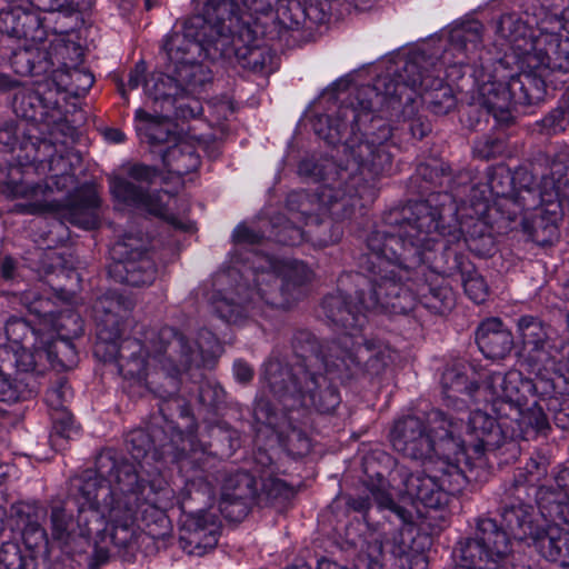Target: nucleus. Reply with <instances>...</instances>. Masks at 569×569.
Wrapping results in <instances>:
<instances>
[{
  "mask_svg": "<svg viewBox=\"0 0 569 569\" xmlns=\"http://www.w3.org/2000/svg\"><path fill=\"white\" fill-rule=\"evenodd\" d=\"M499 32L509 42L522 71L513 73L502 60L477 67L472 74V100L497 123L508 124L516 104H531L543 98V78L548 73L569 72V9L561 17L545 16L536 30L505 16Z\"/></svg>",
  "mask_w": 569,
  "mask_h": 569,
  "instance_id": "3",
  "label": "nucleus"
},
{
  "mask_svg": "<svg viewBox=\"0 0 569 569\" xmlns=\"http://www.w3.org/2000/svg\"><path fill=\"white\" fill-rule=\"evenodd\" d=\"M161 340L172 338L166 346H162L156 355L149 356L142 345L137 340H128L119 347V370L123 378L134 379L139 383L149 387L150 359L157 361L172 383V390L168 396L178 389L176 378L183 370L192 366H208L221 352V346L214 335L208 330L201 331L197 341V350H193L184 338L171 328L162 329Z\"/></svg>",
  "mask_w": 569,
  "mask_h": 569,
  "instance_id": "8",
  "label": "nucleus"
},
{
  "mask_svg": "<svg viewBox=\"0 0 569 569\" xmlns=\"http://www.w3.org/2000/svg\"><path fill=\"white\" fill-rule=\"evenodd\" d=\"M104 138L112 143H121L124 141L126 136L119 129H107L104 131Z\"/></svg>",
  "mask_w": 569,
  "mask_h": 569,
  "instance_id": "53",
  "label": "nucleus"
},
{
  "mask_svg": "<svg viewBox=\"0 0 569 569\" xmlns=\"http://www.w3.org/2000/svg\"><path fill=\"white\" fill-rule=\"evenodd\" d=\"M477 345L486 358L501 359L511 349V335L502 328L499 319L483 321L476 333Z\"/></svg>",
  "mask_w": 569,
  "mask_h": 569,
  "instance_id": "25",
  "label": "nucleus"
},
{
  "mask_svg": "<svg viewBox=\"0 0 569 569\" xmlns=\"http://www.w3.org/2000/svg\"><path fill=\"white\" fill-rule=\"evenodd\" d=\"M232 238L236 244H253L260 241L261 236L246 224H239Z\"/></svg>",
  "mask_w": 569,
  "mask_h": 569,
  "instance_id": "43",
  "label": "nucleus"
},
{
  "mask_svg": "<svg viewBox=\"0 0 569 569\" xmlns=\"http://www.w3.org/2000/svg\"><path fill=\"white\" fill-rule=\"evenodd\" d=\"M313 277V271L302 261L253 252L241 268L233 267L216 276L211 306L230 323L270 317L299 299L302 288Z\"/></svg>",
  "mask_w": 569,
  "mask_h": 569,
  "instance_id": "5",
  "label": "nucleus"
},
{
  "mask_svg": "<svg viewBox=\"0 0 569 569\" xmlns=\"http://www.w3.org/2000/svg\"><path fill=\"white\" fill-rule=\"evenodd\" d=\"M18 392L9 376L4 375L0 369V401H16Z\"/></svg>",
  "mask_w": 569,
  "mask_h": 569,
  "instance_id": "44",
  "label": "nucleus"
},
{
  "mask_svg": "<svg viewBox=\"0 0 569 569\" xmlns=\"http://www.w3.org/2000/svg\"><path fill=\"white\" fill-rule=\"evenodd\" d=\"M144 3H146V8L148 10H150L151 8H153L154 6H157V0H144Z\"/></svg>",
  "mask_w": 569,
  "mask_h": 569,
  "instance_id": "62",
  "label": "nucleus"
},
{
  "mask_svg": "<svg viewBox=\"0 0 569 569\" xmlns=\"http://www.w3.org/2000/svg\"><path fill=\"white\" fill-rule=\"evenodd\" d=\"M64 2L66 0H28L26 6L29 10L38 13L41 18H46L42 22V27L44 28L47 36L42 42L38 43L24 40V53L37 50L39 52H43V59H52V57H63L64 51H68L70 48L77 52L80 50L73 42H66L64 37L67 34V29L57 27L52 28L51 36H53V39H48V22L50 19L47 16H42V13H49L50 17H53L54 12L60 11L63 8Z\"/></svg>",
  "mask_w": 569,
  "mask_h": 569,
  "instance_id": "21",
  "label": "nucleus"
},
{
  "mask_svg": "<svg viewBox=\"0 0 569 569\" xmlns=\"http://www.w3.org/2000/svg\"><path fill=\"white\" fill-rule=\"evenodd\" d=\"M460 427L456 421L447 419L448 436L441 439V446L445 451H448L447 458L458 477H460L461 462L469 463L468 450L471 449L475 456L480 457L486 451L497 449L503 442V433L496 418L482 410L470 413L463 438L458 433Z\"/></svg>",
  "mask_w": 569,
  "mask_h": 569,
  "instance_id": "12",
  "label": "nucleus"
},
{
  "mask_svg": "<svg viewBox=\"0 0 569 569\" xmlns=\"http://www.w3.org/2000/svg\"><path fill=\"white\" fill-rule=\"evenodd\" d=\"M219 533L220 521L217 513L211 510H199L186 517L181 540L192 547L189 552L202 555L217 546Z\"/></svg>",
  "mask_w": 569,
  "mask_h": 569,
  "instance_id": "23",
  "label": "nucleus"
},
{
  "mask_svg": "<svg viewBox=\"0 0 569 569\" xmlns=\"http://www.w3.org/2000/svg\"><path fill=\"white\" fill-rule=\"evenodd\" d=\"M129 443L132 447L131 453L136 460H140L148 457L149 450L152 445L149 439V436L142 430L131 432L129 436Z\"/></svg>",
  "mask_w": 569,
  "mask_h": 569,
  "instance_id": "38",
  "label": "nucleus"
},
{
  "mask_svg": "<svg viewBox=\"0 0 569 569\" xmlns=\"http://www.w3.org/2000/svg\"><path fill=\"white\" fill-rule=\"evenodd\" d=\"M47 188L50 192H52L54 189L57 191L69 192L70 190L76 188L74 173L69 170H66L61 174H52L47 182Z\"/></svg>",
  "mask_w": 569,
  "mask_h": 569,
  "instance_id": "39",
  "label": "nucleus"
},
{
  "mask_svg": "<svg viewBox=\"0 0 569 569\" xmlns=\"http://www.w3.org/2000/svg\"><path fill=\"white\" fill-rule=\"evenodd\" d=\"M73 522L61 507H54L51 511V533L54 540L67 543L73 533Z\"/></svg>",
  "mask_w": 569,
  "mask_h": 569,
  "instance_id": "29",
  "label": "nucleus"
},
{
  "mask_svg": "<svg viewBox=\"0 0 569 569\" xmlns=\"http://www.w3.org/2000/svg\"><path fill=\"white\" fill-rule=\"evenodd\" d=\"M311 167V162L310 161H302L300 164H299V172L301 174H306V176H318L320 173V171H318L317 167H315L313 169L310 168Z\"/></svg>",
  "mask_w": 569,
  "mask_h": 569,
  "instance_id": "55",
  "label": "nucleus"
},
{
  "mask_svg": "<svg viewBox=\"0 0 569 569\" xmlns=\"http://www.w3.org/2000/svg\"><path fill=\"white\" fill-rule=\"evenodd\" d=\"M51 323L52 332L57 333L56 340H44L38 338L37 332L30 326L19 318H11L6 325V335L10 342L9 346H21L29 338H34V348L44 350L50 360L60 359L63 353H74L71 339L78 337L82 332V323L78 315L73 312H60L57 316L49 315L43 319V326Z\"/></svg>",
  "mask_w": 569,
  "mask_h": 569,
  "instance_id": "16",
  "label": "nucleus"
},
{
  "mask_svg": "<svg viewBox=\"0 0 569 569\" xmlns=\"http://www.w3.org/2000/svg\"><path fill=\"white\" fill-rule=\"evenodd\" d=\"M560 480L565 481L562 482L563 485L569 483V468H563V473L561 475Z\"/></svg>",
  "mask_w": 569,
  "mask_h": 569,
  "instance_id": "60",
  "label": "nucleus"
},
{
  "mask_svg": "<svg viewBox=\"0 0 569 569\" xmlns=\"http://www.w3.org/2000/svg\"><path fill=\"white\" fill-rule=\"evenodd\" d=\"M442 459L446 468L442 470L443 475L440 478V482L436 477L420 472L410 475L407 478L405 482L406 493L413 502H419L429 509H439L448 503L449 492L445 487L447 477H453L457 482L463 477L461 470L460 477L457 476L456 470L450 465V460L446 456H442Z\"/></svg>",
  "mask_w": 569,
  "mask_h": 569,
  "instance_id": "20",
  "label": "nucleus"
},
{
  "mask_svg": "<svg viewBox=\"0 0 569 569\" xmlns=\"http://www.w3.org/2000/svg\"><path fill=\"white\" fill-rule=\"evenodd\" d=\"M119 90H120V92H121L122 97H123V98H126V96H127V90H126V88H124V84H120Z\"/></svg>",
  "mask_w": 569,
  "mask_h": 569,
  "instance_id": "64",
  "label": "nucleus"
},
{
  "mask_svg": "<svg viewBox=\"0 0 569 569\" xmlns=\"http://www.w3.org/2000/svg\"><path fill=\"white\" fill-rule=\"evenodd\" d=\"M22 539L27 548L36 550L48 542L46 531L36 521L29 520L22 528Z\"/></svg>",
  "mask_w": 569,
  "mask_h": 569,
  "instance_id": "34",
  "label": "nucleus"
},
{
  "mask_svg": "<svg viewBox=\"0 0 569 569\" xmlns=\"http://www.w3.org/2000/svg\"><path fill=\"white\" fill-rule=\"evenodd\" d=\"M199 397H200V400H201L203 403L210 402V400L208 399V396H207V393H206L204 389H201V390H200V395H199Z\"/></svg>",
  "mask_w": 569,
  "mask_h": 569,
  "instance_id": "61",
  "label": "nucleus"
},
{
  "mask_svg": "<svg viewBox=\"0 0 569 569\" xmlns=\"http://www.w3.org/2000/svg\"><path fill=\"white\" fill-rule=\"evenodd\" d=\"M318 569H342V568L336 562L323 559V560L319 561Z\"/></svg>",
  "mask_w": 569,
  "mask_h": 569,
  "instance_id": "57",
  "label": "nucleus"
},
{
  "mask_svg": "<svg viewBox=\"0 0 569 569\" xmlns=\"http://www.w3.org/2000/svg\"><path fill=\"white\" fill-rule=\"evenodd\" d=\"M99 196L92 186L76 189L69 202L68 220L82 229H93L98 226Z\"/></svg>",
  "mask_w": 569,
  "mask_h": 569,
  "instance_id": "24",
  "label": "nucleus"
},
{
  "mask_svg": "<svg viewBox=\"0 0 569 569\" xmlns=\"http://www.w3.org/2000/svg\"><path fill=\"white\" fill-rule=\"evenodd\" d=\"M348 505L356 511L362 512L369 509L370 499L368 496H361L358 498H350Z\"/></svg>",
  "mask_w": 569,
  "mask_h": 569,
  "instance_id": "48",
  "label": "nucleus"
},
{
  "mask_svg": "<svg viewBox=\"0 0 569 569\" xmlns=\"http://www.w3.org/2000/svg\"><path fill=\"white\" fill-rule=\"evenodd\" d=\"M217 6H220V9L211 10V19H217V16H226L232 11H238V9H242L240 0H213ZM211 0H207L203 6L202 13L200 14L203 18L209 19V13L207 12V7L209 6Z\"/></svg>",
  "mask_w": 569,
  "mask_h": 569,
  "instance_id": "41",
  "label": "nucleus"
},
{
  "mask_svg": "<svg viewBox=\"0 0 569 569\" xmlns=\"http://www.w3.org/2000/svg\"><path fill=\"white\" fill-rule=\"evenodd\" d=\"M479 393L486 402L491 403L498 416H510L519 406H526L536 395L541 400L555 395V382L546 372L537 371L535 380L525 378L520 371L490 375L480 387Z\"/></svg>",
  "mask_w": 569,
  "mask_h": 569,
  "instance_id": "11",
  "label": "nucleus"
},
{
  "mask_svg": "<svg viewBox=\"0 0 569 569\" xmlns=\"http://www.w3.org/2000/svg\"><path fill=\"white\" fill-rule=\"evenodd\" d=\"M439 219L436 209L419 202L413 206L411 217L396 226L392 232H373L368 238L369 280L355 274L357 284L369 282L370 287L368 298L363 290L357 292L356 299L361 308L348 301L341 292L327 296L322 302L327 317L346 332L320 353L313 352L315 341L310 342L312 352L302 356L303 363L298 365L295 372L276 360L264 365L262 378L286 411L305 407L330 412L340 401L332 386L335 379L350 378L361 362L378 370L392 359L388 346L380 341H367L359 333L367 321L365 311L400 315L412 310L417 302L442 311L440 302L448 299V290L425 284L413 293L401 283L409 269L431 261L429 253L440 240L445 241L446 248L462 240L470 251L479 256L491 251L493 239L490 227L482 218L465 220L459 230L452 231L439 228Z\"/></svg>",
  "mask_w": 569,
  "mask_h": 569,
  "instance_id": "1",
  "label": "nucleus"
},
{
  "mask_svg": "<svg viewBox=\"0 0 569 569\" xmlns=\"http://www.w3.org/2000/svg\"><path fill=\"white\" fill-rule=\"evenodd\" d=\"M79 433L72 417L68 412H61L59 418H54L53 433L50 439L53 446H57L58 438L71 439Z\"/></svg>",
  "mask_w": 569,
  "mask_h": 569,
  "instance_id": "33",
  "label": "nucleus"
},
{
  "mask_svg": "<svg viewBox=\"0 0 569 569\" xmlns=\"http://www.w3.org/2000/svg\"><path fill=\"white\" fill-rule=\"evenodd\" d=\"M233 375L239 382H248L251 380L253 371L246 362L238 360L233 365Z\"/></svg>",
  "mask_w": 569,
  "mask_h": 569,
  "instance_id": "47",
  "label": "nucleus"
},
{
  "mask_svg": "<svg viewBox=\"0 0 569 569\" xmlns=\"http://www.w3.org/2000/svg\"><path fill=\"white\" fill-rule=\"evenodd\" d=\"M167 150L162 152L163 164L168 170L174 173V158H181V153L187 150V146H201V141L190 136H178Z\"/></svg>",
  "mask_w": 569,
  "mask_h": 569,
  "instance_id": "30",
  "label": "nucleus"
},
{
  "mask_svg": "<svg viewBox=\"0 0 569 569\" xmlns=\"http://www.w3.org/2000/svg\"><path fill=\"white\" fill-rule=\"evenodd\" d=\"M129 178L139 183H149L157 176V171L148 166L133 164L128 169Z\"/></svg>",
  "mask_w": 569,
  "mask_h": 569,
  "instance_id": "42",
  "label": "nucleus"
},
{
  "mask_svg": "<svg viewBox=\"0 0 569 569\" xmlns=\"http://www.w3.org/2000/svg\"><path fill=\"white\" fill-rule=\"evenodd\" d=\"M189 496L214 497L219 490L218 508L230 521H240L248 513V499L254 493L252 477L247 472L218 470L207 477L197 476L186 482Z\"/></svg>",
  "mask_w": 569,
  "mask_h": 569,
  "instance_id": "13",
  "label": "nucleus"
},
{
  "mask_svg": "<svg viewBox=\"0 0 569 569\" xmlns=\"http://www.w3.org/2000/svg\"><path fill=\"white\" fill-rule=\"evenodd\" d=\"M476 151H477L479 154H481L482 157H487V158L491 157V154H492V152H491V151H485V150L479 149V148H477V149H476Z\"/></svg>",
  "mask_w": 569,
  "mask_h": 569,
  "instance_id": "63",
  "label": "nucleus"
},
{
  "mask_svg": "<svg viewBox=\"0 0 569 569\" xmlns=\"http://www.w3.org/2000/svg\"><path fill=\"white\" fill-rule=\"evenodd\" d=\"M372 496L381 507L389 508L395 511L405 523L409 521V512L396 506V503L388 496L382 492L375 491H372Z\"/></svg>",
  "mask_w": 569,
  "mask_h": 569,
  "instance_id": "45",
  "label": "nucleus"
},
{
  "mask_svg": "<svg viewBox=\"0 0 569 569\" xmlns=\"http://www.w3.org/2000/svg\"><path fill=\"white\" fill-rule=\"evenodd\" d=\"M490 188H491V191H492L493 193H496L497 196H499V194H505V191H503V190H499V189L497 188V186H496V178H495V177H492V178L490 179Z\"/></svg>",
  "mask_w": 569,
  "mask_h": 569,
  "instance_id": "59",
  "label": "nucleus"
},
{
  "mask_svg": "<svg viewBox=\"0 0 569 569\" xmlns=\"http://www.w3.org/2000/svg\"><path fill=\"white\" fill-rule=\"evenodd\" d=\"M466 295L476 303L483 302L488 297V286L478 272H469L463 276Z\"/></svg>",
  "mask_w": 569,
  "mask_h": 569,
  "instance_id": "31",
  "label": "nucleus"
},
{
  "mask_svg": "<svg viewBox=\"0 0 569 569\" xmlns=\"http://www.w3.org/2000/svg\"><path fill=\"white\" fill-rule=\"evenodd\" d=\"M427 419L430 425L428 432L418 417L408 416L396 421L390 433L395 450L412 459H432L438 455L447 457L448 451L441 446V439L448 436L447 418L440 410H432Z\"/></svg>",
  "mask_w": 569,
  "mask_h": 569,
  "instance_id": "14",
  "label": "nucleus"
},
{
  "mask_svg": "<svg viewBox=\"0 0 569 569\" xmlns=\"http://www.w3.org/2000/svg\"><path fill=\"white\" fill-rule=\"evenodd\" d=\"M568 99L562 100L561 104L552 110L542 120L543 128L549 133H557L563 131L569 126V109H567Z\"/></svg>",
  "mask_w": 569,
  "mask_h": 569,
  "instance_id": "32",
  "label": "nucleus"
},
{
  "mask_svg": "<svg viewBox=\"0 0 569 569\" xmlns=\"http://www.w3.org/2000/svg\"><path fill=\"white\" fill-rule=\"evenodd\" d=\"M441 386L448 406L456 405L455 401L458 399V395L472 398L475 392L480 390V387L468 381L467 366L463 362H458L443 371Z\"/></svg>",
  "mask_w": 569,
  "mask_h": 569,
  "instance_id": "26",
  "label": "nucleus"
},
{
  "mask_svg": "<svg viewBox=\"0 0 569 569\" xmlns=\"http://www.w3.org/2000/svg\"><path fill=\"white\" fill-rule=\"evenodd\" d=\"M140 242L138 238L128 237L117 241L110 249L114 260L110 274L133 287L151 284L157 273L153 260L141 251Z\"/></svg>",
  "mask_w": 569,
  "mask_h": 569,
  "instance_id": "18",
  "label": "nucleus"
},
{
  "mask_svg": "<svg viewBox=\"0 0 569 569\" xmlns=\"http://www.w3.org/2000/svg\"><path fill=\"white\" fill-rule=\"evenodd\" d=\"M367 552L372 561H378L385 552H390L395 556L403 553L405 541L402 533L392 531L386 533L382 539L375 538L372 541L368 542Z\"/></svg>",
  "mask_w": 569,
  "mask_h": 569,
  "instance_id": "28",
  "label": "nucleus"
},
{
  "mask_svg": "<svg viewBox=\"0 0 569 569\" xmlns=\"http://www.w3.org/2000/svg\"><path fill=\"white\" fill-rule=\"evenodd\" d=\"M18 82L4 73H0V90L14 88Z\"/></svg>",
  "mask_w": 569,
  "mask_h": 569,
  "instance_id": "56",
  "label": "nucleus"
},
{
  "mask_svg": "<svg viewBox=\"0 0 569 569\" xmlns=\"http://www.w3.org/2000/svg\"><path fill=\"white\" fill-rule=\"evenodd\" d=\"M33 100L36 97L16 96L13 100V108L18 117L26 120H36L37 111L34 110Z\"/></svg>",
  "mask_w": 569,
  "mask_h": 569,
  "instance_id": "40",
  "label": "nucleus"
},
{
  "mask_svg": "<svg viewBox=\"0 0 569 569\" xmlns=\"http://www.w3.org/2000/svg\"><path fill=\"white\" fill-rule=\"evenodd\" d=\"M511 552L510 538L495 520L480 519L472 538L460 542L455 551V569H503L502 563Z\"/></svg>",
  "mask_w": 569,
  "mask_h": 569,
  "instance_id": "15",
  "label": "nucleus"
},
{
  "mask_svg": "<svg viewBox=\"0 0 569 569\" xmlns=\"http://www.w3.org/2000/svg\"><path fill=\"white\" fill-rule=\"evenodd\" d=\"M8 349L11 350L13 356L14 366L21 371H29L34 369L36 359L34 355L30 352V350L21 345V346H6L3 348L4 351Z\"/></svg>",
  "mask_w": 569,
  "mask_h": 569,
  "instance_id": "36",
  "label": "nucleus"
},
{
  "mask_svg": "<svg viewBox=\"0 0 569 569\" xmlns=\"http://www.w3.org/2000/svg\"><path fill=\"white\" fill-rule=\"evenodd\" d=\"M109 187L111 194L119 203L143 209L170 221L179 228H186V224L178 223L172 211L177 199L167 191L146 193L141 186H136L133 182L119 176L109 178Z\"/></svg>",
  "mask_w": 569,
  "mask_h": 569,
  "instance_id": "19",
  "label": "nucleus"
},
{
  "mask_svg": "<svg viewBox=\"0 0 569 569\" xmlns=\"http://www.w3.org/2000/svg\"><path fill=\"white\" fill-rule=\"evenodd\" d=\"M146 64L138 62L129 73L128 88L130 90L137 89L144 80Z\"/></svg>",
  "mask_w": 569,
  "mask_h": 569,
  "instance_id": "46",
  "label": "nucleus"
},
{
  "mask_svg": "<svg viewBox=\"0 0 569 569\" xmlns=\"http://www.w3.org/2000/svg\"><path fill=\"white\" fill-rule=\"evenodd\" d=\"M527 471L530 473L531 478L528 480L529 482H533L536 479L533 478V470H537L538 477L546 473V467L541 466L537 460L531 459L526 467Z\"/></svg>",
  "mask_w": 569,
  "mask_h": 569,
  "instance_id": "52",
  "label": "nucleus"
},
{
  "mask_svg": "<svg viewBox=\"0 0 569 569\" xmlns=\"http://www.w3.org/2000/svg\"><path fill=\"white\" fill-rule=\"evenodd\" d=\"M12 7L0 12V31L10 37L31 42H42L47 36L41 18L26 6L28 0H6Z\"/></svg>",
  "mask_w": 569,
  "mask_h": 569,
  "instance_id": "22",
  "label": "nucleus"
},
{
  "mask_svg": "<svg viewBox=\"0 0 569 569\" xmlns=\"http://www.w3.org/2000/svg\"><path fill=\"white\" fill-rule=\"evenodd\" d=\"M562 473L563 469L556 476L557 490L547 487L537 490L540 519H533L532 506H511L502 513V530L508 538L520 541L531 539L543 558L569 567V532L560 527L561 522L569 525V482L561 483Z\"/></svg>",
  "mask_w": 569,
  "mask_h": 569,
  "instance_id": "7",
  "label": "nucleus"
},
{
  "mask_svg": "<svg viewBox=\"0 0 569 569\" xmlns=\"http://www.w3.org/2000/svg\"><path fill=\"white\" fill-rule=\"evenodd\" d=\"M213 0L209 2L207 12L220 9ZM256 14L242 9L226 16L203 18L192 16L187 19L181 30L167 36L163 50L173 66L172 71L178 80L186 84L187 90L196 91L211 79L210 70L203 60L219 58L232 59L254 71L271 72L274 70V56L268 48L258 43L257 31L252 28Z\"/></svg>",
  "mask_w": 569,
  "mask_h": 569,
  "instance_id": "4",
  "label": "nucleus"
},
{
  "mask_svg": "<svg viewBox=\"0 0 569 569\" xmlns=\"http://www.w3.org/2000/svg\"><path fill=\"white\" fill-rule=\"evenodd\" d=\"M117 483L99 475L88 476L79 488L78 505L79 535L90 537L111 527L116 545L128 543L138 511L148 507L163 512L176 501V493L166 481L158 478L149 483L138 480L134 472L118 471Z\"/></svg>",
  "mask_w": 569,
  "mask_h": 569,
  "instance_id": "6",
  "label": "nucleus"
},
{
  "mask_svg": "<svg viewBox=\"0 0 569 569\" xmlns=\"http://www.w3.org/2000/svg\"><path fill=\"white\" fill-rule=\"evenodd\" d=\"M515 219L522 216V226L536 241H548L557 233V220L562 201H569V150L559 152L550 174L537 187L523 186L509 199Z\"/></svg>",
  "mask_w": 569,
  "mask_h": 569,
  "instance_id": "9",
  "label": "nucleus"
},
{
  "mask_svg": "<svg viewBox=\"0 0 569 569\" xmlns=\"http://www.w3.org/2000/svg\"><path fill=\"white\" fill-rule=\"evenodd\" d=\"M480 29L481 26L476 23L468 29L453 30L449 49L445 51L442 61L432 66V70L422 66V56L415 54L403 61V74L397 79L387 81V78L379 77L373 87L358 89L356 102L339 108L335 124L330 114H317L313 118L316 134L329 144H338L346 132H350L342 144L347 162L339 170L330 169L326 173V183L315 197L310 198L305 192L289 194L291 218L282 224L273 226L278 242L295 246L305 239V232L291 220L303 219L308 224L327 213L339 217L340 209L345 217L348 207L356 206V198L373 196L371 182L391 163L388 150L390 128L373 116V108L385 101L400 100L403 91L410 88L433 113H448L456 106V98L451 87L441 77L442 67L447 66L443 73L448 80H458L463 73L462 69L471 61L469 53L479 47Z\"/></svg>",
  "mask_w": 569,
  "mask_h": 569,
  "instance_id": "2",
  "label": "nucleus"
},
{
  "mask_svg": "<svg viewBox=\"0 0 569 569\" xmlns=\"http://www.w3.org/2000/svg\"><path fill=\"white\" fill-rule=\"evenodd\" d=\"M14 269H16V263H14L13 259L6 257L1 261V276L4 279H11L13 277Z\"/></svg>",
  "mask_w": 569,
  "mask_h": 569,
  "instance_id": "51",
  "label": "nucleus"
},
{
  "mask_svg": "<svg viewBox=\"0 0 569 569\" xmlns=\"http://www.w3.org/2000/svg\"><path fill=\"white\" fill-rule=\"evenodd\" d=\"M517 332L532 370L547 375L556 372L559 347L555 341V331L538 318L523 316L517 322Z\"/></svg>",
  "mask_w": 569,
  "mask_h": 569,
  "instance_id": "17",
  "label": "nucleus"
},
{
  "mask_svg": "<svg viewBox=\"0 0 569 569\" xmlns=\"http://www.w3.org/2000/svg\"><path fill=\"white\" fill-rule=\"evenodd\" d=\"M199 147L200 146H187V150L181 153V158H174V174L183 176L194 171L199 167Z\"/></svg>",
  "mask_w": 569,
  "mask_h": 569,
  "instance_id": "35",
  "label": "nucleus"
},
{
  "mask_svg": "<svg viewBox=\"0 0 569 569\" xmlns=\"http://www.w3.org/2000/svg\"><path fill=\"white\" fill-rule=\"evenodd\" d=\"M167 72H153L149 79L144 80V93L156 103H161V112L167 114H153L143 109L136 110L134 127L142 142L150 146H160L171 143L177 140L174 124L169 119L168 112L174 108L177 118H194L201 113L200 102L191 99L187 103H178V98L183 96H194L199 93L201 87H197L194 92L187 90L186 84L178 80V76L172 71L173 66L168 59Z\"/></svg>",
  "mask_w": 569,
  "mask_h": 569,
  "instance_id": "10",
  "label": "nucleus"
},
{
  "mask_svg": "<svg viewBox=\"0 0 569 569\" xmlns=\"http://www.w3.org/2000/svg\"><path fill=\"white\" fill-rule=\"evenodd\" d=\"M70 77L71 79H74V80H80L82 79L83 80V89L86 88H89L92 86L93 83V77L91 73L89 72H86V71H81V70H78V69H73L71 72H70Z\"/></svg>",
  "mask_w": 569,
  "mask_h": 569,
  "instance_id": "50",
  "label": "nucleus"
},
{
  "mask_svg": "<svg viewBox=\"0 0 569 569\" xmlns=\"http://www.w3.org/2000/svg\"><path fill=\"white\" fill-rule=\"evenodd\" d=\"M510 417L518 421L519 426L528 431L532 429L535 431H545L548 429V420L542 410V407L533 401L531 406H519L511 411Z\"/></svg>",
  "mask_w": 569,
  "mask_h": 569,
  "instance_id": "27",
  "label": "nucleus"
},
{
  "mask_svg": "<svg viewBox=\"0 0 569 569\" xmlns=\"http://www.w3.org/2000/svg\"><path fill=\"white\" fill-rule=\"evenodd\" d=\"M60 163L62 164V167H64V159H63V157L52 158V160H51V169L56 170L57 167L60 166Z\"/></svg>",
  "mask_w": 569,
  "mask_h": 569,
  "instance_id": "58",
  "label": "nucleus"
},
{
  "mask_svg": "<svg viewBox=\"0 0 569 569\" xmlns=\"http://www.w3.org/2000/svg\"><path fill=\"white\" fill-rule=\"evenodd\" d=\"M61 390L60 389H51L47 392L46 399L47 402L54 408H59L62 405L60 400Z\"/></svg>",
  "mask_w": 569,
  "mask_h": 569,
  "instance_id": "54",
  "label": "nucleus"
},
{
  "mask_svg": "<svg viewBox=\"0 0 569 569\" xmlns=\"http://www.w3.org/2000/svg\"><path fill=\"white\" fill-rule=\"evenodd\" d=\"M253 416L258 422H261L271 429H277L280 426L277 413L271 409L269 402L262 398L256 401Z\"/></svg>",
  "mask_w": 569,
  "mask_h": 569,
  "instance_id": "37",
  "label": "nucleus"
},
{
  "mask_svg": "<svg viewBox=\"0 0 569 569\" xmlns=\"http://www.w3.org/2000/svg\"><path fill=\"white\" fill-rule=\"evenodd\" d=\"M40 190H41L40 186H33V187L27 189L22 183H20V184H14V187L12 188V193L16 197H28L29 194L37 196L40 192Z\"/></svg>",
  "mask_w": 569,
  "mask_h": 569,
  "instance_id": "49",
  "label": "nucleus"
}]
</instances>
